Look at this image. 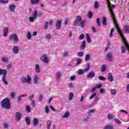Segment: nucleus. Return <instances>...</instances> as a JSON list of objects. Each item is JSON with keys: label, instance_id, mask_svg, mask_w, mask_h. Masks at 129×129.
<instances>
[{"label": "nucleus", "instance_id": "nucleus-35", "mask_svg": "<svg viewBox=\"0 0 129 129\" xmlns=\"http://www.w3.org/2000/svg\"><path fill=\"white\" fill-rule=\"evenodd\" d=\"M87 17L89 19H91V18H92V12L91 11H89Z\"/></svg>", "mask_w": 129, "mask_h": 129}, {"label": "nucleus", "instance_id": "nucleus-36", "mask_svg": "<svg viewBox=\"0 0 129 129\" xmlns=\"http://www.w3.org/2000/svg\"><path fill=\"white\" fill-rule=\"evenodd\" d=\"M99 79L102 81H105L106 80V78L104 77L103 76H99Z\"/></svg>", "mask_w": 129, "mask_h": 129}, {"label": "nucleus", "instance_id": "nucleus-4", "mask_svg": "<svg viewBox=\"0 0 129 129\" xmlns=\"http://www.w3.org/2000/svg\"><path fill=\"white\" fill-rule=\"evenodd\" d=\"M9 38L12 40H14V43L15 44H18L19 38H18V35H17V34H12L9 36Z\"/></svg>", "mask_w": 129, "mask_h": 129}, {"label": "nucleus", "instance_id": "nucleus-32", "mask_svg": "<svg viewBox=\"0 0 129 129\" xmlns=\"http://www.w3.org/2000/svg\"><path fill=\"white\" fill-rule=\"evenodd\" d=\"M27 38L28 40H31V38H32V34H31V32H28L26 35Z\"/></svg>", "mask_w": 129, "mask_h": 129}, {"label": "nucleus", "instance_id": "nucleus-45", "mask_svg": "<svg viewBox=\"0 0 129 129\" xmlns=\"http://www.w3.org/2000/svg\"><path fill=\"white\" fill-rule=\"evenodd\" d=\"M82 61V59H81V58H78L77 60L76 64L79 65V64L81 63Z\"/></svg>", "mask_w": 129, "mask_h": 129}, {"label": "nucleus", "instance_id": "nucleus-55", "mask_svg": "<svg viewBox=\"0 0 129 129\" xmlns=\"http://www.w3.org/2000/svg\"><path fill=\"white\" fill-rule=\"evenodd\" d=\"M0 2L2 4H8V3H9V1L3 0L1 1Z\"/></svg>", "mask_w": 129, "mask_h": 129}, {"label": "nucleus", "instance_id": "nucleus-41", "mask_svg": "<svg viewBox=\"0 0 129 129\" xmlns=\"http://www.w3.org/2000/svg\"><path fill=\"white\" fill-rule=\"evenodd\" d=\"M2 61H3V62H9V59L7 57H3Z\"/></svg>", "mask_w": 129, "mask_h": 129}, {"label": "nucleus", "instance_id": "nucleus-62", "mask_svg": "<svg viewBox=\"0 0 129 129\" xmlns=\"http://www.w3.org/2000/svg\"><path fill=\"white\" fill-rule=\"evenodd\" d=\"M12 68V64H9L7 66V70H10Z\"/></svg>", "mask_w": 129, "mask_h": 129}, {"label": "nucleus", "instance_id": "nucleus-18", "mask_svg": "<svg viewBox=\"0 0 129 129\" xmlns=\"http://www.w3.org/2000/svg\"><path fill=\"white\" fill-rule=\"evenodd\" d=\"M35 71L36 73H40V66L38 64L35 65Z\"/></svg>", "mask_w": 129, "mask_h": 129}, {"label": "nucleus", "instance_id": "nucleus-33", "mask_svg": "<svg viewBox=\"0 0 129 129\" xmlns=\"http://www.w3.org/2000/svg\"><path fill=\"white\" fill-rule=\"evenodd\" d=\"M114 120L115 122H116V123H117V124H120L121 123V121L119 120V119H117V118H115Z\"/></svg>", "mask_w": 129, "mask_h": 129}, {"label": "nucleus", "instance_id": "nucleus-22", "mask_svg": "<svg viewBox=\"0 0 129 129\" xmlns=\"http://www.w3.org/2000/svg\"><path fill=\"white\" fill-rule=\"evenodd\" d=\"M124 31L126 34H129V26L128 25L124 26Z\"/></svg>", "mask_w": 129, "mask_h": 129}, {"label": "nucleus", "instance_id": "nucleus-52", "mask_svg": "<svg viewBox=\"0 0 129 129\" xmlns=\"http://www.w3.org/2000/svg\"><path fill=\"white\" fill-rule=\"evenodd\" d=\"M101 87H102V84H97L96 85V88H101Z\"/></svg>", "mask_w": 129, "mask_h": 129}, {"label": "nucleus", "instance_id": "nucleus-3", "mask_svg": "<svg viewBox=\"0 0 129 129\" xmlns=\"http://www.w3.org/2000/svg\"><path fill=\"white\" fill-rule=\"evenodd\" d=\"M32 80V79L30 77V76H27V78L25 77H21L20 81L21 82H22V83H30L31 81Z\"/></svg>", "mask_w": 129, "mask_h": 129}, {"label": "nucleus", "instance_id": "nucleus-20", "mask_svg": "<svg viewBox=\"0 0 129 129\" xmlns=\"http://www.w3.org/2000/svg\"><path fill=\"white\" fill-rule=\"evenodd\" d=\"M89 69H90V64L88 63L87 64V67H86V68L84 70V72H88V71H89Z\"/></svg>", "mask_w": 129, "mask_h": 129}, {"label": "nucleus", "instance_id": "nucleus-27", "mask_svg": "<svg viewBox=\"0 0 129 129\" xmlns=\"http://www.w3.org/2000/svg\"><path fill=\"white\" fill-rule=\"evenodd\" d=\"M39 79V78L38 77V76H35L34 78V83H35V84H37V83H38V80Z\"/></svg>", "mask_w": 129, "mask_h": 129}, {"label": "nucleus", "instance_id": "nucleus-31", "mask_svg": "<svg viewBox=\"0 0 129 129\" xmlns=\"http://www.w3.org/2000/svg\"><path fill=\"white\" fill-rule=\"evenodd\" d=\"M84 24H85V21L83 20L80 22L79 26H80L82 28H83L84 27Z\"/></svg>", "mask_w": 129, "mask_h": 129}, {"label": "nucleus", "instance_id": "nucleus-29", "mask_svg": "<svg viewBox=\"0 0 129 129\" xmlns=\"http://www.w3.org/2000/svg\"><path fill=\"white\" fill-rule=\"evenodd\" d=\"M51 121L50 120H48L47 121V126L46 127L47 129H50V127L51 126Z\"/></svg>", "mask_w": 129, "mask_h": 129}, {"label": "nucleus", "instance_id": "nucleus-39", "mask_svg": "<svg viewBox=\"0 0 129 129\" xmlns=\"http://www.w3.org/2000/svg\"><path fill=\"white\" fill-rule=\"evenodd\" d=\"M26 110L27 112H31V108L28 105H26Z\"/></svg>", "mask_w": 129, "mask_h": 129}, {"label": "nucleus", "instance_id": "nucleus-2", "mask_svg": "<svg viewBox=\"0 0 129 129\" xmlns=\"http://www.w3.org/2000/svg\"><path fill=\"white\" fill-rule=\"evenodd\" d=\"M7 70L0 69V75L3 74V77L2 78V81L4 84H6V85H8V82L6 81V76H7Z\"/></svg>", "mask_w": 129, "mask_h": 129}, {"label": "nucleus", "instance_id": "nucleus-49", "mask_svg": "<svg viewBox=\"0 0 129 129\" xmlns=\"http://www.w3.org/2000/svg\"><path fill=\"white\" fill-rule=\"evenodd\" d=\"M78 56H79V57H82V56H83V52L81 51L78 52Z\"/></svg>", "mask_w": 129, "mask_h": 129}, {"label": "nucleus", "instance_id": "nucleus-16", "mask_svg": "<svg viewBox=\"0 0 129 129\" xmlns=\"http://www.w3.org/2000/svg\"><path fill=\"white\" fill-rule=\"evenodd\" d=\"M39 123V120L37 118H34L33 120V125L36 126L37 124Z\"/></svg>", "mask_w": 129, "mask_h": 129}, {"label": "nucleus", "instance_id": "nucleus-15", "mask_svg": "<svg viewBox=\"0 0 129 129\" xmlns=\"http://www.w3.org/2000/svg\"><path fill=\"white\" fill-rule=\"evenodd\" d=\"M16 118L17 121H19L21 119V114L20 112H17L16 113Z\"/></svg>", "mask_w": 129, "mask_h": 129}, {"label": "nucleus", "instance_id": "nucleus-48", "mask_svg": "<svg viewBox=\"0 0 129 129\" xmlns=\"http://www.w3.org/2000/svg\"><path fill=\"white\" fill-rule=\"evenodd\" d=\"M78 74L79 75H82L83 74V71L81 69H80L78 71Z\"/></svg>", "mask_w": 129, "mask_h": 129}, {"label": "nucleus", "instance_id": "nucleus-10", "mask_svg": "<svg viewBox=\"0 0 129 129\" xmlns=\"http://www.w3.org/2000/svg\"><path fill=\"white\" fill-rule=\"evenodd\" d=\"M8 33H9V28L4 27V37H7L8 36Z\"/></svg>", "mask_w": 129, "mask_h": 129}, {"label": "nucleus", "instance_id": "nucleus-7", "mask_svg": "<svg viewBox=\"0 0 129 129\" xmlns=\"http://www.w3.org/2000/svg\"><path fill=\"white\" fill-rule=\"evenodd\" d=\"M112 52H109L107 54V58L109 62H112Z\"/></svg>", "mask_w": 129, "mask_h": 129}, {"label": "nucleus", "instance_id": "nucleus-51", "mask_svg": "<svg viewBox=\"0 0 129 129\" xmlns=\"http://www.w3.org/2000/svg\"><path fill=\"white\" fill-rule=\"evenodd\" d=\"M45 111L46 113H49V108L48 107V106H46L45 108Z\"/></svg>", "mask_w": 129, "mask_h": 129}, {"label": "nucleus", "instance_id": "nucleus-60", "mask_svg": "<svg viewBox=\"0 0 129 129\" xmlns=\"http://www.w3.org/2000/svg\"><path fill=\"white\" fill-rule=\"evenodd\" d=\"M100 93H103L104 92H105V89H104L103 88L100 89Z\"/></svg>", "mask_w": 129, "mask_h": 129}, {"label": "nucleus", "instance_id": "nucleus-54", "mask_svg": "<svg viewBox=\"0 0 129 129\" xmlns=\"http://www.w3.org/2000/svg\"><path fill=\"white\" fill-rule=\"evenodd\" d=\"M80 40H83L84 39V34H82L79 37Z\"/></svg>", "mask_w": 129, "mask_h": 129}, {"label": "nucleus", "instance_id": "nucleus-42", "mask_svg": "<svg viewBox=\"0 0 129 129\" xmlns=\"http://www.w3.org/2000/svg\"><path fill=\"white\" fill-rule=\"evenodd\" d=\"M95 110L94 109L93 110H90V111H89V112H88V114L89 116H91V113H93L94 112Z\"/></svg>", "mask_w": 129, "mask_h": 129}, {"label": "nucleus", "instance_id": "nucleus-50", "mask_svg": "<svg viewBox=\"0 0 129 129\" xmlns=\"http://www.w3.org/2000/svg\"><path fill=\"white\" fill-rule=\"evenodd\" d=\"M112 33H113V28H112L111 29V32L110 33V38H112V36H113V34Z\"/></svg>", "mask_w": 129, "mask_h": 129}, {"label": "nucleus", "instance_id": "nucleus-64", "mask_svg": "<svg viewBox=\"0 0 129 129\" xmlns=\"http://www.w3.org/2000/svg\"><path fill=\"white\" fill-rule=\"evenodd\" d=\"M126 89L127 92H129V84L126 85Z\"/></svg>", "mask_w": 129, "mask_h": 129}, {"label": "nucleus", "instance_id": "nucleus-19", "mask_svg": "<svg viewBox=\"0 0 129 129\" xmlns=\"http://www.w3.org/2000/svg\"><path fill=\"white\" fill-rule=\"evenodd\" d=\"M103 129H113V126L111 124H108L105 126Z\"/></svg>", "mask_w": 129, "mask_h": 129}, {"label": "nucleus", "instance_id": "nucleus-28", "mask_svg": "<svg viewBox=\"0 0 129 129\" xmlns=\"http://www.w3.org/2000/svg\"><path fill=\"white\" fill-rule=\"evenodd\" d=\"M99 6V3H98V2L96 1L95 2L94 4V9H98V6Z\"/></svg>", "mask_w": 129, "mask_h": 129}, {"label": "nucleus", "instance_id": "nucleus-47", "mask_svg": "<svg viewBox=\"0 0 129 129\" xmlns=\"http://www.w3.org/2000/svg\"><path fill=\"white\" fill-rule=\"evenodd\" d=\"M45 39H47L49 40V39H51V35L50 34H46L44 36Z\"/></svg>", "mask_w": 129, "mask_h": 129}, {"label": "nucleus", "instance_id": "nucleus-43", "mask_svg": "<svg viewBox=\"0 0 129 129\" xmlns=\"http://www.w3.org/2000/svg\"><path fill=\"white\" fill-rule=\"evenodd\" d=\"M96 96V93H94L92 94L89 97V99H92V98H94V97H95Z\"/></svg>", "mask_w": 129, "mask_h": 129}, {"label": "nucleus", "instance_id": "nucleus-46", "mask_svg": "<svg viewBox=\"0 0 129 129\" xmlns=\"http://www.w3.org/2000/svg\"><path fill=\"white\" fill-rule=\"evenodd\" d=\"M31 104L33 107H36V102L34 100H31Z\"/></svg>", "mask_w": 129, "mask_h": 129}, {"label": "nucleus", "instance_id": "nucleus-37", "mask_svg": "<svg viewBox=\"0 0 129 129\" xmlns=\"http://www.w3.org/2000/svg\"><path fill=\"white\" fill-rule=\"evenodd\" d=\"M91 56L89 54H87L85 56V61H88L90 59Z\"/></svg>", "mask_w": 129, "mask_h": 129}, {"label": "nucleus", "instance_id": "nucleus-12", "mask_svg": "<svg viewBox=\"0 0 129 129\" xmlns=\"http://www.w3.org/2000/svg\"><path fill=\"white\" fill-rule=\"evenodd\" d=\"M107 79L109 81L112 82L113 81V79L112 78V74L111 73H109L107 76Z\"/></svg>", "mask_w": 129, "mask_h": 129}, {"label": "nucleus", "instance_id": "nucleus-13", "mask_svg": "<svg viewBox=\"0 0 129 129\" xmlns=\"http://www.w3.org/2000/svg\"><path fill=\"white\" fill-rule=\"evenodd\" d=\"M107 22L106 17H103L102 20V24H103V26H106L107 25Z\"/></svg>", "mask_w": 129, "mask_h": 129}, {"label": "nucleus", "instance_id": "nucleus-6", "mask_svg": "<svg viewBox=\"0 0 129 129\" xmlns=\"http://www.w3.org/2000/svg\"><path fill=\"white\" fill-rule=\"evenodd\" d=\"M62 24V21L60 20H58L56 21V24L55 27L57 30H60V28H61V25Z\"/></svg>", "mask_w": 129, "mask_h": 129}, {"label": "nucleus", "instance_id": "nucleus-40", "mask_svg": "<svg viewBox=\"0 0 129 129\" xmlns=\"http://www.w3.org/2000/svg\"><path fill=\"white\" fill-rule=\"evenodd\" d=\"M35 20H36V18L33 17H29V22H31V23H34V21H35Z\"/></svg>", "mask_w": 129, "mask_h": 129}, {"label": "nucleus", "instance_id": "nucleus-63", "mask_svg": "<svg viewBox=\"0 0 129 129\" xmlns=\"http://www.w3.org/2000/svg\"><path fill=\"white\" fill-rule=\"evenodd\" d=\"M43 100V95H40L39 97V101L41 102Z\"/></svg>", "mask_w": 129, "mask_h": 129}, {"label": "nucleus", "instance_id": "nucleus-56", "mask_svg": "<svg viewBox=\"0 0 129 129\" xmlns=\"http://www.w3.org/2000/svg\"><path fill=\"white\" fill-rule=\"evenodd\" d=\"M96 22L98 26H100L101 23H100V21H99V18H97Z\"/></svg>", "mask_w": 129, "mask_h": 129}, {"label": "nucleus", "instance_id": "nucleus-11", "mask_svg": "<svg viewBox=\"0 0 129 129\" xmlns=\"http://www.w3.org/2000/svg\"><path fill=\"white\" fill-rule=\"evenodd\" d=\"M13 51L14 54H18V53H19V47L17 46H15L13 48Z\"/></svg>", "mask_w": 129, "mask_h": 129}, {"label": "nucleus", "instance_id": "nucleus-61", "mask_svg": "<svg viewBox=\"0 0 129 129\" xmlns=\"http://www.w3.org/2000/svg\"><path fill=\"white\" fill-rule=\"evenodd\" d=\"M21 100H22V96L20 95L18 96V102H20Z\"/></svg>", "mask_w": 129, "mask_h": 129}, {"label": "nucleus", "instance_id": "nucleus-21", "mask_svg": "<svg viewBox=\"0 0 129 129\" xmlns=\"http://www.w3.org/2000/svg\"><path fill=\"white\" fill-rule=\"evenodd\" d=\"M69 115H70V114L69 113V112L67 111L62 116V118H67V117H69Z\"/></svg>", "mask_w": 129, "mask_h": 129}, {"label": "nucleus", "instance_id": "nucleus-53", "mask_svg": "<svg viewBox=\"0 0 129 129\" xmlns=\"http://www.w3.org/2000/svg\"><path fill=\"white\" fill-rule=\"evenodd\" d=\"M112 117H113L112 114H109L108 115V119H112Z\"/></svg>", "mask_w": 129, "mask_h": 129}, {"label": "nucleus", "instance_id": "nucleus-59", "mask_svg": "<svg viewBox=\"0 0 129 129\" xmlns=\"http://www.w3.org/2000/svg\"><path fill=\"white\" fill-rule=\"evenodd\" d=\"M56 77L57 78H60L61 77V74L59 72L56 73Z\"/></svg>", "mask_w": 129, "mask_h": 129}, {"label": "nucleus", "instance_id": "nucleus-23", "mask_svg": "<svg viewBox=\"0 0 129 129\" xmlns=\"http://www.w3.org/2000/svg\"><path fill=\"white\" fill-rule=\"evenodd\" d=\"M25 121L28 125L31 124V121L30 120V117H27L25 118Z\"/></svg>", "mask_w": 129, "mask_h": 129}, {"label": "nucleus", "instance_id": "nucleus-30", "mask_svg": "<svg viewBox=\"0 0 129 129\" xmlns=\"http://www.w3.org/2000/svg\"><path fill=\"white\" fill-rule=\"evenodd\" d=\"M106 70V65H102L101 69V71L102 72H104Z\"/></svg>", "mask_w": 129, "mask_h": 129}, {"label": "nucleus", "instance_id": "nucleus-9", "mask_svg": "<svg viewBox=\"0 0 129 129\" xmlns=\"http://www.w3.org/2000/svg\"><path fill=\"white\" fill-rule=\"evenodd\" d=\"M94 76H95V73H94V72H89L87 76L88 78H93Z\"/></svg>", "mask_w": 129, "mask_h": 129}, {"label": "nucleus", "instance_id": "nucleus-44", "mask_svg": "<svg viewBox=\"0 0 129 129\" xmlns=\"http://www.w3.org/2000/svg\"><path fill=\"white\" fill-rule=\"evenodd\" d=\"M72 97H73V93L71 92L69 95V99L70 101L72 100Z\"/></svg>", "mask_w": 129, "mask_h": 129}, {"label": "nucleus", "instance_id": "nucleus-24", "mask_svg": "<svg viewBox=\"0 0 129 129\" xmlns=\"http://www.w3.org/2000/svg\"><path fill=\"white\" fill-rule=\"evenodd\" d=\"M39 0H31L30 3L32 5H37L39 4Z\"/></svg>", "mask_w": 129, "mask_h": 129}, {"label": "nucleus", "instance_id": "nucleus-34", "mask_svg": "<svg viewBox=\"0 0 129 129\" xmlns=\"http://www.w3.org/2000/svg\"><path fill=\"white\" fill-rule=\"evenodd\" d=\"M11 96L12 99H14L15 98V96H16V93L15 92L13 91L11 93Z\"/></svg>", "mask_w": 129, "mask_h": 129}, {"label": "nucleus", "instance_id": "nucleus-38", "mask_svg": "<svg viewBox=\"0 0 129 129\" xmlns=\"http://www.w3.org/2000/svg\"><path fill=\"white\" fill-rule=\"evenodd\" d=\"M37 16H38V12L37 11H35L34 13L33 14V18H34V19H37Z\"/></svg>", "mask_w": 129, "mask_h": 129}, {"label": "nucleus", "instance_id": "nucleus-5", "mask_svg": "<svg viewBox=\"0 0 129 129\" xmlns=\"http://www.w3.org/2000/svg\"><path fill=\"white\" fill-rule=\"evenodd\" d=\"M40 60H41V61L44 63H48V62H49V59L48 58V56L46 54H43L42 55L41 57H40Z\"/></svg>", "mask_w": 129, "mask_h": 129}, {"label": "nucleus", "instance_id": "nucleus-25", "mask_svg": "<svg viewBox=\"0 0 129 129\" xmlns=\"http://www.w3.org/2000/svg\"><path fill=\"white\" fill-rule=\"evenodd\" d=\"M125 51H126L125 49V46L123 45L121 46V52L122 54H124L125 53Z\"/></svg>", "mask_w": 129, "mask_h": 129}, {"label": "nucleus", "instance_id": "nucleus-8", "mask_svg": "<svg viewBox=\"0 0 129 129\" xmlns=\"http://www.w3.org/2000/svg\"><path fill=\"white\" fill-rule=\"evenodd\" d=\"M76 20L77 21L74 23V26H77V25L78 24V22L80 23L82 20V18L80 16H78L76 17Z\"/></svg>", "mask_w": 129, "mask_h": 129}, {"label": "nucleus", "instance_id": "nucleus-58", "mask_svg": "<svg viewBox=\"0 0 129 129\" xmlns=\"http://www.w3.org/2000/svg\"><path fill=\"white\" fill-rule=\"evenodd\" d=\"M75 78H76V77L75 76H71L70 78L71 81H74V80H75Z\"/></svg>", "mask_w": 129, "mask_h": 129}, {"label": "nucleus", "instance_id": "nucleus-57", "mask_svg": "<svg viewBox=\"0 0 129 129\" xmlns=\"http://www.w3.org/2000/svg\"><path fill=\"white\" fill-rule=\"evenodd\" d=\"M48 24H49V22H46L44 25V28L45 30H47L48 29Z\"/></svg>", "mask_w": 129, "mask_h": 129}, {"label": "nucleus", "instance_id": "nucleus-26", "mask_svg": "<svg viewBox=\"0 0 129 129\" xmlns=\"http://www.w3.org/2000/svg\"><path fill=\"white\" fill-rule=\"evenodd\" d=\"M86 37L88 43H91V39H90V36H89V34L88 33L86 34Z\"/></svg>", "mask_w": 129, "mask_h": 129}, {"label": "nucleus", "instance_id": "nucleus-1", "mask_svg": "<svg viewBox=\"0 0 129 129\" xmlns=\"http://www.w3.org/2000/svg\"><path fill=\"white\" fill-rule=\"evenodd\" d=\"M1 105L3 108L10 109L11 108V104H10V100H9V98H7L4 99L1 102Z\"/></svg>", "mask_w": 129, "mask_h": 129}, {"label": "nucleus", "instance_id": "nucleus-17", "mask_svg": "<svg viewBox=\"0 0 129 129\" xmlns=\"http://www.w3.org/2000/svg\"><path fill=\"white\" fill-rule=\"evenodd\" d=\"M10 9L11 12H13L14 13L16 9V6L14 4H12L10 6Z\"/></svg>", "mask_w": 129, "mask_h": 129}, {"label": "nucleus", "instance_id": "nucleus-14", "mask_svg": "<svg viewBox=\"0 0 129 129\" xmlns=\"http://www.w3.org/2000/svg\"><path fill=\"white\" fill-rule=\"evenodd\" d=\"M86 45V41L85 40L83 41L82 45L80 47L81 50H84V49H85Z\"/></svg>", "mask_w": 129, "mask_h": 129}]
</instances>
